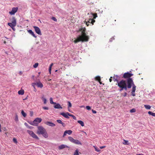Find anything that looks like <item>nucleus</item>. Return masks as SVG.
<instances>
[{"mask_svg":"<svg viewBox=\"0 0 155 155\" xmlns=\"http://www.w3.org/2000/svg\"><path fill=\"white\" fill-rule=\"evenodd\" d=\"M61 124H62V126L63 127H64L65 126V123H64L63 122H62V123Z\"/></svg>","mask_w":155,"mask_h":155,"instance_id":"obj_50","label":"nucleus"},{"mask_svg":"<svg viewBox=\"0 0 155 155\" xmlns=\"http://www.w3.org/2000/svg\"><path fill=\"white\" fill-rule=\"evenodd\" d=\"M128 88L127 86V84L125 86L123 87L122 89H120V91H121L122 90H123V89H124L126 91L127 90V88Z\"/></svg>","mask_w":155,"mask_h":155,"instance_id":"obj_22","label":"nucleus"},{"mask_svg":"<svg viewBox=\"0 0 155 155\" xmlns=\"http://www.w3.org/2000/svg\"><path fill=\"white\" fill-rule=\"evenodd\" d=\"M68 109L69 111L70 112V111L69 110V107H71V106H72L71 104L70 101H68Z\"/></svg>","mask_w":155,"mask_h":155,"instance_id":"obj_33","label":"nucleus"},{"mask_svg":"<svg viewBox=\"0 0 155 155\" xmlns=\"http://www.w3.org/2000/svg\"><path fill=\"white\" fill-rule=\"evenodd\" d=\"M34 91H35V92H36V89L35 87H34Z\"/></svg>","mask_w":155,"mask_h":155,"instance_id":"obj_55","label":"nucleus"},{"mask_svg":"<svg viewBox=\"0 0 155 155\" xmlns=\"http://www.w3.org/2000/svg\"><path fill=\"white\" fill-rule=\"evenodd\" d=\"M27 132L32 137L36 139H38V137L31 130H28Z\"/></svg>","mask_w":155,"mask_h":155,"instance_id":"obj_7","label":"nucleus"},{"mask_svg":"<svg viewBox=\"0 0 155 155\" xmlns=\"http://www.w3.org/2000/svg\"><path fill=\"white\" fill-rule=\"evenodd\" d=\"M109 81L111 82L112 81V79L110 78L109 79Z\"/></svg>","mask_w":155,"mask_h":155,"instance_id":"obj_59","label":"nucleus"},{"mask_svg":"<svg viewBox=\"0 0 155 155\" xmlns=\"http://www.w3.org/2000/svg\"><path fill=\"white\" fill-rule=\"evenodd\" d=\"M53 64L52 63L50 65V66L49 67V73L50 74H51V67L53 66Z\"/></svg>","mask_w":155,"mask_h":155,"instance_id":"obj_31","label":"nucleus"},{"mask_svg":"<svg viewBox=\"0 0 155 155\" xmlns=\"http://www.w3.org/2000/svg\"><path fill=\"white\" fill-rule=\"evenodd\" d=\"M148 113L150 115L153 116L155 117V113H153L150 111H148Z\"/></svg>","mask_w":155,"mask_h":155,"instance_id":"obj_24","label":"nucleus"},{"mask_svg":"<svg viewBox=\"0 0 155 155\" xmlns=\"http://www.w3.org/2000/svg\"><path fill=\"white\" fill-rule=\"evenodd\" d=\"M95 79L96 80L100 81H101V78L99 76H97L95 78Z\"/></svg>","mask_w":155,"mask_h":155,"instance_id":"obj_38","label":"nucleus"},{"mask_svg":"<svg viewBox=\"0 0 155 155\" xmlns=\"http://www.w3.org/2000/svg\"><path fill=\"white\" fill-rule=\"evenodd\" d=\"M18 8H13L11 11L9 12V13L11 15H14L17 11L18 10Z\"/></svg>","mask_w":155,"mask_h":155,"instance_id":"obj_9","label":"nucleus"},{"mask_svg":"<svg viewBox=\"0 0 155 155\" xmlns=\"http://www.w3.org/2000/svg\"><path fill=\"white\" fill-rule=\"evenodd\" d=\"M21 113L24 117H26V114L24 112V111L23 110H22L21 111Z\"/></svg>","mask_w":155,"mask_h":155,"instance_id":"obj_32","label":"nucleus"},{"mask_svg":"<svg viewBox=\"0 0 155 155\" xmlns=\"http://www.w3.org/2000/svg\"><path fill=\"white\" fill-rule=\"evenodd\" d=\"M86 108L88 110H90L91 109V107L89 106H86Z\"/></svg>","mask_w":155,"mask_h":155,"instance_id":"obj_41","label":"nucleus"},{"mask_svg":"<svg viewBox=\"0 0 155 155\" xmlns=\"http://www.w3.org/2000/svg\"><path fill=\"white\" fill-rule=\"evenodd\" d=\"M136 86L134 84H133L132 86V92L133 93H135L136 91Z\"/></svg>","mask_w":155,"mask_h":155,"instance_id":"obj_21","label":"nucleus"},{"mask_svg":"<svg viewBox=\"0 0 155 155\" xmlns=\"http://www.w3.org/2000/svg\"><path fill=\"white\" fill-rule=\"evenodd\" d=\"M18 93L19 94L23 95L24 94V91L23 90H20L18 91Z\"/></svg>","mask_w":155,"mask_h":155,"instance_id":"obj_28","label":"nucleus"},{"mask_svg":"<svg viewBox=\"0 0 155 155\" xmlns=\"http://www.w3.org/2000/svg\"><path fill=\"white\" fill-rule=\"evenodd\" d=\"M105 146H103L100 147L101 149H103V148H105Z\"/></svg>","mask_w":155,"mask_h":155,"instance_id":"obj_54","label":"nucleus"},{"mask_svg":"<svg viewBox=\"0 0 155 155\" xmlns=\"http://www.w3.org/2000/svg\"><path fill=\"white\" fill-rule=\"evenodd\" d=\"M42 108L45 110H48L49 109L48 107H43Z\"/></svg>","mask_w":155,"mask_h":155,"instance_id":"obj_45","label":"nucleus"},{"mask_svg":"<svg viewBox=\"0 0 155 155\" xmlns=\"http://www.w3.org/2000/svg\"><path fill=\"white\" fill-rule=\"evenodd\" d=\"M25 125H26V124H27L26 123H25Z\"/></svg>","mask_w":155,"mask_h":155,"instance_id":"obj_63","label":"nucleus"},{"mask_svg":"<svg viewBox=\"0 0 155 155\" xmlns=\"http://www.w3.org/2000/svg\"><path fill=\"white\" fill-rule=\"evenodd\" d=\"M12 30L14 31H15V27H12Z\"/></svg>","mask_w":155,"mask_h":155,"instance_id":"obj_56","label":"nucleus"},{"mask_svg":"<svg viewBox=\"0 0 155 155\" xmlns=\"http://www.w3.org/2000/svg\"><path fill=\"white\" fill-rule=\"evenodd\" d=\"M116 78H115V77H114L113 78V79H114V81H117L118 83V82H119L118 80V79L119 78V76H118L117 75H116Z\"/></svg>","mask_w":155,"mask_h":155,"instance_id":"obj_26","label":"nucleus"},{"mask_svg":"<svg viewBox=\"0 0 155 155\" xmlns=\"http://www.w3.org/2000/svg\"><path fill=\"white\" fill-rule=\"evenodd\" d=\"M69 116L72 117L74 120H76V117L75 116H74V115L70 114V115H69Z\"/></svg>","mask_w":155,"mask_h":155,"instance_id":"obj_40","label":"nucleus"},{"mask_svg":"<svg viewBox=\"0 0 155 155\" xmlns=\"http://www.w3.org/2000/svg\"><path fill=\"white\" fill-rule=\"evenodd\" d=\"M55 105L54 106V107L56 109H62V107L59 104H54Z\"/></svg>","mask_w":155,"mask_h":155,"instance_id":"obj_14","label":"nucleus"},{"mask_svg":"<svg viewBox=\"0 0 155 155\" xmlns=\"http://www.w3.org/2000/svg\"><path fill=\"white\" fill-rule=\"evenodd\" d=\"M6 43V42L5 41H4V43L5 44Z\"/></svg>","mask_w":155,"mask_h":155,"instance_id":"obj_61","label":"nucleus"},{"mask_svg":"<svg viewBox=\"0 0 155 155\" xmlns=\"http://www.w3.org/2000/svg\"><path fill=\"white\" fill-rule=\"evenodd\" d=\"M13 141H14V142L15 143H17V140L16 138H13Z\"/></svg>","mask_w":155,"mask_h":155,"instance_id":"obj_46","label":"nucleus"},{"mask_svg":"<svg viewBox=\"0 0 155 155\" xmlns=\"http://www.w3.org/2000/svg\"><path fill=\"white\" fill-rule=\"evenodd\" d=\"M51 19L53 20V21H57V19H56V18H55V17H52L51 18Z\"/></svg>","mask_w":155,"mask_h":155,"instance_id":"obj_43","label":"nucleus"},{"mask_svg":"<svg viewBox=\"0 0 155 155\" xmlns=\"http://www.w3.org/2000/svg\"><path fill=\"white\" fill-rule=\"evenodd\" d=\"M19 74H20V75H21L22 74V71H20L19 72Z\"/></svg>","mask_w":155,"mask_h":155,"instance_id":"obj_57","label":"nucleus"},{"mask_svg":"<svg viewBox=\"0 0 155 155\" xmlns=\"http://www.w3.org/2000/svg\"><path fill=\"white\" fill-rule=\"evenodd\" d=\"M33 114V112H31V116Z\"/></svg>","mask_w":155,"mask_h":155,"instance_id":"obj_60","label":"nucleus"},{"mask_svg":"<svg viewBox=\"0 0 155 155\" xmlns=\"http://www.w3.org/2000/svg\"><path fill=\"white\" fill-rule=\"evenodd\" d=\"M36 85L38 87H40L41 88H42L43 86V84L40 82H37Z\"/></svg>","mask_w":155,"mask_h":155,"instance_id":"obj_17","label":"nucleus"},{"mask_svg":"<svg viewBox=\"0 0 155 155\" xmlns=\"http://www.w3.org/2000/svg\"><path fill=\"white\" fill-rule=\"evenodd\" d=\"M124 142H123V143L124 144L128 145V141L127 140H124Z\"/></svg>","mask_w":155,"mask_h":155,"instance_id":"obj_35","label":"nucleus"},{"mask_svg":"<svg viewBox=\"0 0 155 155\" xmlns=\"http://www.w3.org/2000/svg\"><path fill=\"white\" fill-rule=\"evenodd\" d=\"M127 93H126V92H125V93H124V95H123V96L124 97H126V96H127Z\"/></svg>","mask_w":155,"mask_h":155,"instance_id":"obj_53","label":"nucleus"},{"mask_svg":"<svg viewBox=\"0 0 155 155\" xmlns=\"http://www.w3.org/2000/svg\"><path fill=\"white\" fill-rule=\"evenodd\" d=\"M127 84L128 88H131L133 84H134L132 78H129L127 79Z\"/></svg>","mask_w":155,"mask_h":155,"instance_id":"obj_4","label":"nucleus"},{"mask_svg":"<svg viewBox=\"0 0 155 155\" xmlns=\"http://www.w3.org/2000/svg\"><path fill=\"white\" fill-rule=\"evenodd\" d=\"M74 155H79V151L78 149L76 150Z\"/></svg>","mask_w":155,"mask_h":155,"instance_id":"obj_29","label":"nucleus"},{"mask_svg":"<svg viewBox=\"0 0 155 155\" xmlns=\"http://www.w3.org/2000/svg\"><path fill=\"white\" fill-rule=\"evenodd\" d=\"M11 22L12 23L15 24L16 25V20L15 18L14 17H13L11 19Z\"/></svg>","mask_w":155,"mask_h":155,"instance_id":"obj_15","label":"nucleus"},{"mask_svg":"<svg viewBox=\"0 0 155 155\" xmlns=\"http://www.w3.org/2000/svg\"><path fill=\"white\" fill-rule=\"evenodd\" d=\"M92 15L93 16H94V19L96 18L97 17V15L96 13H95V14L92 13Z\"/></svg>","mask_w":155,"mask_h":155,"instance_id":"obj_37","label":"nucleus"},{"mask_svg":"<svg viewBox=\"0 0 155 155\" xmlns=\"http://www.w3.org/2000/svg\"><path fill=\"white\" fill-rule=\"evenodd\" d=\"M131 93H132V95L133 96H135V93H133L132 92H131Z\"/></svg>","mask_w":155,"mask_h":155,"instance_id":"obj_51","label":"nucleus"},{"mask_svg":"<svg viewBox=\"0 0 155 155\" xmlns=\"http://www.w3.org/2000/svg\"><path fill=\"white\" fill-rule=\"evenodd\" d=\"M42 119L41 118H37L31 122V124L33 126H37L38 124L41 122Z\"/></svg>","mask_w":155,"mask_h":155,"instance_id":"obj_5","label":"nucleus"},{"mask_svg":"<svg viewBox=\"0 0 155 155\" xmlns=\"http://www.w3.org/2000/svg\"><path fill=\"white\" fill-rule=\"evenodd\" d=\"M114 39V37L111 38L110 39V41L111 42Z\"/></svg>","mask_w":155,"mask_h":155,"instance_id":"obj_49","label":"nucleus"},{"mask_svg":"<svg viewBox=\"0 0 155 155\" xmlns=\"http://www.w3.org/2000/svg\"><path fill=\"white\" fill-rule=\"evenodd\" d=\"M95 22V20L92 19H89L86 22V24L87 25V26H88L89 25V23L92 24V25H93Z\"/></svg>","mask_w":155,"mask_h":155,"instance_id":"obj_11","label":"nucleus"},{"mask_svg":"<svg viewBox=\"0 0 155 155\" xmlns=\"http://www.w3.org/2000/svg\"><path fill=\"white\" fill-rule=\"evenodd\" d=\"M68 138L69 140L72 143L78 145H82L81 143L79 140L74 139L71 137H69Z\"/></svg>","mask_w":155,"mask_h":155,"instance_id":"obj_3","label":"nucleus"},{"mask_svg":"<svg viewBox=\"0 0 155 155\" xmlns=\"http://www.w3.org/2000/svg\"><path fill=\"white\" fill-rule=\"evenodd\" d=\"M37 133L38 134H42L45 138L48 137V136L45 129L42 126H38Z\"/></svg>","mask_w":155,"mask_h":155,"instance_id":"obj_2","label":"nucleus"},{"mask_svg":"<svg viewBox=\"0 0 155 155\" xmlns=\"http://www.w3.org/2000/svg\"><path fill=\"white\" fill-rule=\"evenodd\" d=\"M66 134H67L66 133H65V131H64L63 135V137H64L66 135Z\"/></svg>","mask_w":155,"mask_h":155,"instance_id":"obj_52","label":"nucleus"},{"mask_svg":"<svg viewBox=\"0 0 155 155\" xmlns=\"http://www.w3.org/2000/svg\"><path fill=\"white\" fill-rule=\"evenodd\" d=\"M144 106L147 109H150L151 108V106L149 105H144Z\"/></svg>","mask_w":155,"mask_h":155,"instance_id":"obj_25","label":"nucleus"},{"mask_svg":"<svg viewBox=\"0 0 155 155\" xmlns=\"http://www.w3.org/2000/svg\"><path fill=\"white\" fill-rule=\"evenodd\" d=\"M57 71V70H56L55 71V72H56V71Z\"/></svg>","mask_w":155,"mask_h":155,"instance_id":"obj_64","label":"nucleus"},{"mask_svg":"<svg viewBox=\"0 0 155 155\" xmlns=\"http://www.w3.org/2000/svg\"><path fill=\"white\" fill-rule=\"evenodd\" d=\"M41 99L44 102V103L45 104L47 102L46 99L43 97H41Z\"/></svg>","mask_w":155,"mask_h":155,"instance_id":"obj_30","label":"nucleus"},{"mask_svg":"<svg viewBox=\"0 0 155 155\" xmlns=\"http://www.w3.org/2000/svg\"><path fill=\"white\" fill-rule=\"evenodd\" d=\"M78 122L83 127L84 126V124L82 121L79 120L78 121Z\"/></svg>","mask_w":155,"mask_h":155,"instance_id":"obj_23","label":"nucleus"},{"mask_svg":"<svg viewBox=\"0 0 155 155\" xmlns=\"http://www.w3.org/2000/svg\"><path fill=\"white\" fill-rule=\"evenodd\" d=\"M28 32L35 38H36L37 36L34 34V32L31 30H28Z\"/></svg>","mask_w":155,"mask_h":155,"instance_id":"obj_16","label":"nucleus"},{"mask_svg":"<svg viewBox=\"0 0 155 155\" xmlns=\"http://www.w3.org/2000/svg\"><path fill=\"white\" fill-rule=\"evenodd\" d=\"M65 133H66L67 134H68V135H71L72 133V131L71 130H66L65 131Z\"/></svg>","mask_w":155,"mask_h":155,"instance_id":"obj_19","label":"nucleus"},{"mask_svg":"<svg viewBox=\"0 0 155 155\" xmlns=\"http://www.w3.org/2000/svg\"><path fill=\"white\" fill-rule=\"evenodd\" d=\"M50 103L51 104H56V103L54 102L53 101V99L51 97L50 98Z\"/></svg>","mask_w":155,"mask_h":155,"instance_id":"obj_27","label":"nucleus"},{"mask_svg":"<svg viewBox=\"0 0 155 155\" xmlns=\"http://www.w3.org/2000/svg\"><path fill=\"white\" fill-rule=\"evenodd\" d=\"M66 147H67V145L64 144H62L59 147V149H64Z\"/></svg>","mask_w":155,"mask_h":155,"instance_id":"obj_18","label":"nucleus"},{"mask_svg":"<svg viewBox=\"0 0 155 155\" xmlns=\"http://www.w3.org/2000/svg\"><path fill=\"white\" fill-rule=\"evenodd\" d=\"M136 110L134 108H133L131 110H130V112L131 113H134L135 112Z\"/></svg>","mask_w":155,"mask_h":155,"instance_id":"obj_39","label":"nucleus"},{"mask_svg":"<svg viewBox=\"0 0 155 155\" xmlns=\"http://www.w3.org/2000/svg\"><path fill=\"white\" fill-rule=\"evenodd\" d=\"M15 121H18V116L17 115H16L15 117Z\"/></svg>","mask_w":155,"mask_h":155,"instance_id":"obj_42","label":"nucleus"},{"mask_svg":"<svg viewBox=\"0 0 155 155\" xmlns=\"http://www.w3.org/2000/svg\"><path fill=\"white\" fill-rule=\"evenodd\" d=\"M94 147L95 151H97V152H99L100 151V150L97 147H96L95 146H94Z\"/></svg>","mask_w":155,"mask_h":155,"instance_id":"obj_34","label":"nucleus"},{"mask_svg":"<svg viewBox=\"0 0 155 155\" xmlns=\"http://www.w3.org/2000/svg\"><path fill=\"white\" fill-rule=\"evenodd\" d=\"M60 114L66 118L68 119L69 118L68 116H69V115H70V114L68 112H67L66 113L62 112L60 113Z\"/></svg>","mask_w":155,"mask_h":155,"instance_id":"obj_12","label":"nucleus"},{"mask_svg":"<svg viewBox=\"0 0 155 155\" xmlns=\"http://www.w3.org/2000/svg\"><path fill=\"white\" fill-rule=\"evenodd\" d=\"M38 63H36L33 65V66L34 68H36L38 67Z\"/></svg>","mask_w":155,"mask_h":155,"instance_id":"obj_36","label":"nucleus"},{"mask_svg":"<svg viewBox=\"0 0 155 155\" xmlns=\"http://www.w3.org/2000/svg\"><path fill=\"white\" fill-rule=\"evenodd\" d=\"M127 84L126 81L122 80L119 82L118 83V86L121 89H122V87L125 86Z\"/></svg>","mask_w":155,"mask_h":155,"instance_id":"obj_6","label":"nucleus"},{"mask_svg":"<svg viewBox=\"0 0 155 155\" xmlns=\"http://www.w3.org/2000/svg\"><path fill=\"white\" fill-rule=\"evenodd\" d=\"M133 74L128 72L125 73L123 75L124 78H130L133 76Z\"/></svg>","mask_w":155,"mask_h":155,"instance_id":"obj_8","label":"nucleus"},{"mask_svg":"<svg viewBox=\"0 0 155 155\" xmlns=\"http://www.w3.org/2000/svg\"><path fill=\"white\" fill-rule=\"evenodd\" d=\"M5 38H6L8 39V38H7V37H5Z\"/></svg>","mask_w":155,"mask_h":155,"instance_id":"obj_62","label":"nucleus"},{"mask_svg":"<svg viewBox=\"0 0 155 155\" xmlns=\"http://www.w3.org/2000/svg\"><path fill=\"white\" fill-rule=\"evenodd\" d=\"M57 122H58V123L61 124L62 122L61 120H57Z\"/></svg>","mask_w":155,"mask_h":155,"instance_id":"obj_44","label":"nucleus"},{"mask_svg":"<svg viewBox=\"0 0 155 155\" xmlns=\"http://www.w3.org/2000/svg\"><path fill=\"white\" fill-rule=\"evenodd\" d=\"M8 25L11 28L12 27H15L16 25L13 24L12 23H8Z\"/></svg>","mask_w":155,"mask_h":155,"instance_id":"obj_20","label":"nucleus"},{"mask_svg":"<svg viewBox=\"0 0 155 155\" xmlns=\"http://www.w3.org/2000/svg\"><path fill=\"white\" fill-rule=\"evenodd\" d=\"M35 85H36V83H33L32 84V86L33 87H35Z\"/></svg>","mask_w":155,"mask_h":155,"instance_id":"obj_48","label":"nucleus"},{"mask_svg":"<svg viewBox=\"0 0 155 155\" xmlns=\"http://www.w3.org/2000/svg\"><path fill=\"white\" fill-rule=\"evenodd\" d=\"M36 33L39 35H41V33L40 28L37 26H34L33 27Z\"/></svg>","mask_w":155,"mask_h":155,"instance_id":"obj_10","label":"nucleus"},{"mask_svg":"<svg viewBox=\"0 0 155 155\" xmlns=\"http://www.w3.org/2000/svg\"><path fill=\"white\" fill-rule=\"evenodd\" d=\"M136 155H144L143 154H141V153H138V154H137Z\"/></svg>","mask_w":155,"mask_h":155,"instance_id":"obj_58","label":"nucleus"},{"mask_svg":"<svg viewBox=\"0 0 155 155\" xmlns=\"http://www.w3.org/2000/svg\"><path fill=\"white\" fill-rule=\"evenodd\" d=\"M78 31H81V35H79L77 38L74 41V43H76L81 41L82 42H87L88 41L89 37L87 35V34L85 32L86 28L84 27H82L80 28Z\"/></svg>","mask_w":155,"mask_h":155,"instance_id":"obj_1","label":"nucleus"},{"mask_svg":"<svg viewBox=\"0 0 155 155\" xmlns=\"http://www.w3.org/2000/svg\"><path fill=\"white\" fill-rule=\"evenodd\" d=\"M92 112L94 114H96L97 113V112L96 110H92Z\"/></svg>","mask_w":155,"mask_h":155,"instance_id":"obj_47","label":"nucleus"},{"mask_svg":"<svg viewBox=\"0 0 155 155\" xmlns=\"http://www.w3.org/2000/svg\"><path fill=\"white\" fill-rule=\"evenodd\" d=\"M45 124L47 125L52 127H54L55 126V125L54 124L49 121H47L45 122Z\"/></svg>","mask_w":155,"mask_h":155,"instance_id":"obj_13","label":"nucleus"}]
</instances>
